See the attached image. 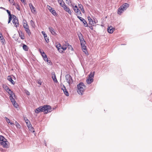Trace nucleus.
<instances>
[{
	"mask_svg": "<svg viewBox=\"0 0 152 152\" xmlns=\"http://www.w3.org/2000/svg\"><path fill=\"white\" fill-rule=\"evenodd\" d=\"M12 15H12L9 16V20H11L12 18Z\"/></svg>",
	"mask_w": 152,
	"mask_h": 152,
	"instance_id": "8fccbe9b",
	"label": "nucleus"
},
{
	"mask_svg": "<svg viewBox=\"0 0 152 152\" xmlns=\"http://www.w3.org/2000/svg\"><path fill=\"white\" fill-rule=\"evenodd\" d=\"M43 58V59L44 60V61H48V58L47 57V56L44 57V58Z\"/></svg>",
	"mask_w": 152,
	"mask_h": 152,
	"instance_id": "de8ad7c7",
	"label": "nucleus"
},
{
	"mask_svg": "<svg viewBox=\"0 0 152 152\" xmlns=\"http://www.w3.org/2000/svg\"><path fill=\"white\" fill-rule=\"evenodd\" d=\"M51 12L54 16H57V14L56 13V11L55 10H52Z\"/></svg>",
	"mask_w": 152,
	"mask_h": 152,
	"instance_id": "f704fd0d",
	"label": "nucleus"
},
{
	"mask_svg": "<svg viewBox=\"0 0 152 152\" xmlns=\"http://www.w3.org/2000/svg\"><path fill=\"white\" fill-rule=\"evenodd\" d=\"M82 50L83 51V52L84 53H85L87 55H88V53L86 47V46H83L81 47Z\"/></svg>",
	"mask_w": 152,
	"mask_h": 152,
	"instance_id": "dca6fc26",
	"label": "nucleus"
},
{
	"mask_svg": "<svg viewBox=\"0 0 152 152\" xmlns=\"http://www.w3.org/2000/svg\"><path fill=\"white\" fill-rule=\"evenodd\" d=\"M47 62L48 65H50L52 64V63L50 60H48Z\"/></svg>",
	"mask_w": 152,
	"mask_h": 152,
	"instance_id": "49530a36",
	"label": "nucleus"
},
{
	"mask_svg": "<svg viewBox=\"0 0 152 152\" xmlns=\"http://www.w3.org/2000/svg\"><path fill=\"white\" fill-rule=\"evenodd\" d=\"M95 72H93V73L91 72L90 74L88 75V78H92L93 79L94 76V74Z\"/></svg>",
	"mask_w": 152,
	"mask_h": 152,
	"instance_id": "cd10ccee",
	"label": "nucleus"
},
{
	"mask_svg": "<svg viewBox=\"0 0 152 152\" xmlns=\"http://www.w3.org/2000/svg\"><path fill=\"white\" fill-rule=\"evenodd\" d=\"M9 94L10 95V99L11 100V101L12 103L15 102V101L14 98V97H15V95L14 93L13 92H11Z\"/></svg>",
	"mask_w": 152,
	"mask_h": 152,
	"instance_id": "0eeeda50",
	"label": "nucleus"
},
{
	"mask_svg": "<svg viewBox=\"0 0 152 152\" xmlns=\"http://www.w3.org/2000/svg\"><path fill=\"white\" fill-rule=\"evenodd\" d=\"M19 34L21 39H24V34L22 32H19Z\"/></svg>",
	"mask_w": 152,
	"mask_h": 152,
	"instance_id": "c756f323",
	"label": "nucleus"
},
{
	"mask_svg": "<svg viewBox=\"0 0 152 152\" xmlns=\"http://www.w3.org/2000/svg\"><path fill=\"white\" fill-rule=\"evenodd\" d=\"M29 5L32 13L34 14H36V8L33 6L32 4L29 3Z\"/></svg>",
	"mask_w": 152,
	"mask_h": 152,
	"instance_id": "6e6552de",
	"label": "nucleus"
},
{
	"mask_svg": "<svg viewBox=\"0 0 152 152\" xmlns=\"http://www.w3.org/2000/svg\"><path fill=\"white\" fill-rule=\"evenodd\" d=\"M65 79L66 82L69 85L72 84L73 83V80L71 76L67 74L65 76Z\"/></svg>",
	"mask_w": 152,
	"mask_h": 152,
	"instance_id": "20e7f679",
	"label": "nucleus"
},
{
	"mask_svg": "<svg viewBox=\"0 0 152 152\" xmlns=\"http://www.w3.org/2000/svg\"><path fill=\"white\" fill-rule=\"evenodd\" d=\"M28 129H29V130L32 132H34V129L32 127V125H31V126H30L29 127H28Z\"/></svg>",
	"mask_w": 152,
	"mask_h": 152,
	"instance_id": "473e14b6",
	"label": "nucleus"
},
{
	"mask_svg": "<svg viewBox=\"0 0 152 152\" xmlns=\"http://www.w3.org/2000/svg\"><path fill=\"white\" fill-rule=\"evenodd\" d=\"M2 87L9 94H10L11 92H13L6 84H3Z\"/></svg>",
	"mask_w": 152,
	"mask_h": 152,
	"instance_id": "f8f14e48",
	"label": "nucleus"
},
{
	"mask_svg": "<svg viewBox=\"0 0 152 152\" xmlns=\"http://www.w3.org/2000/svg\"><path fill=\"white\" fill-rule=\"evenodd\" d=\"M1 42L2 43V45H4L6 43L5 40V39L3 38H2L0 39Z\"/></svg>",
	"mask_w": 152,
	"mask_h": 152,
	"instance_id": "7c9ffc66",
	"label": "nucleus"
},
{
	"mask_svg": "<svg viewBox=\"0 0 152 152\" xmlns=\"http://www.w3.org/2000/svg\"><path fill=\"white\" fill-rule=\"evenodd\" d=\"M15 7L16 8V9L18 10H20V6L18 4H16V5H15Z\"/></svg>",
	"mask_w": 152,
	"mask_h": 152,
	"instance_id": "79ce46f5",
	"label": "nucleus"
},
{
	"mask_svg": "<svg viewBox=\"0 0 152 152\" xmlns=\"http://www.w3.org/2000/svg\"><path fill=\"white\" fill-rule=\"evenodd\" d=\"M42 34L43 35L44 38H45V37H47V34L45 33L44 31H42Z\"/></svg>",
	"mask_w": 152,
	"mask_h": 152,
	"instance_id": "37998d69",
	"label": "nucleus"
},
{
	"mask_svg": "<svg viewBox=\"0 0 152 152\" xmlns=\"http://www.w3.org/2000/svg\"><path fill=\"white\" fill-rule=\"evenodd\" d=\"M12 103V104H13L14 107H15L16 108H17L18 107V105L16 102V101H15V102H13Z\"/></svg>",
	"mask_w": 152,
	"mask_h": 152,
	"instance_id": "a19ab883",
	"label": "nucleus"
},
{
	"mask_svg": "<svg viewBox=\"0 0 152 152\" xmlns=\"http://www.w3.org/2000/svg\"><path fill=\"white\" fill-rule=\"evenodd\" d=\"M52 78L54 82H55V83H57L58 82V81L57 80L56 76H52Z\"/></svg>",
	"mask_w": 152,
	"mask_h": 152,
	"instance_id": "2f4dec72",
	"label": "nucleus"
},
{
	"mask_svg": "<svg viewBox=\"0 0 152 152\" xmlns=\"http://www.w3.org/2000/svg\"><path fill=\"white\" fill-rule=\"evenodd\" d=\"M67 1H68V4H69V3H71V0H67Z\"/></svg>",
	"mask_w": 152,
	"mask_h": 152,
	"instance_id": "13d9d810",
	"label": "nucleus"
},
{
	"mask_svg": "<svg viewBox=\"0 0 152 152\" xmlns=\"http://www.w3.org/2000/svg\"><path fill=\"white\" fill-rule=\"evenodd\" d=\"M61 86H62V84H61Z\"/></svg>",
	"mask_w": 152,
	"mask_h": 152,
	"instance_id": "69168bd1",
	"label": "nucleus"
},
{
	"mask_svg": "<svg viewBox=\"0 0 152 152\" xmlns=\"http://www.w3.org/2000/svg\"><path fill=\"white\" fill-rule=\"evenodd\" d=\"M93 81V79L92 78H88V79L87 80L86 82L88 84H91Z\"/></svg>",
	"mask_w": 152,
	"mask_h": 152,
	"instance_id": "bb28decb",
	"label": "nucleus"
},
{
	"mask_svg": "<svg viewBox=\"0 0 152 152\" xmlns=\"http://www.w3.org/2000/svg\"><path fill=\"white\" fill-rule=\"evenodd\" d=\"M68 44V43L65 42V44L62 46L60 43H58L56 45V47L59 52L62 53L64 50H66Z\"/></svg>",
	"mask_w": 152,
	"mask_h": 152,
	"instance_id": "7ed1b4c3",
	"label": "nucleus"
},
{
	"mask_svg": "<svg viewBox=\"0 0 152 152\" xmlns=\"http://www.w3.org/2000/svg\"><path fill=\"white\" fill-rule=\"evenodd\" d=\"M20 1H22V2L23 3H25V0H20Z\"/></svg>",
	"mask_w": 152,
	"mask_h": 152,
	"instance_id": "052dcab7",
	"label": "nucleus"
},
{
	"mask_svg": "<svg viewBox=\"0 0 152 152\" xmlns=\"http://www.w3.org/2000/svg\"><path fill=\"white\" fill-rule=\"evenodd\" d=\"M52 76H56L55 73L54 72H52L51 73Z\"/></svg>",
	"mask_w": 152,
	"mask_h": 152,
	"instance_id": "5fc2aeb1",
	"label": "nucleus"
},
{
	"mask_svg": "<svg viewBox=\"0 0 152 152\" xmlns=\"http://www.w3.org/2000/svg\"><path fill=\"white\" fill-rule=\"evenodd\" d=\"M23 25L24 28H28L29 26L27 23H26L25 22L23 23Z\"/></svg>",
	"mask_w": 152,
	"mask_h": 152,
	"instance_id": "e433bc0d",
	"label": "nucleus"
},
{
	"mask_svg": "<svg viewBox=\"0 0 152 152\" xmlns=\"http://www.w3.org/2000/svg\"><path fill=\"white\" fill-rule=\"evenodd\" d=\"M64 10L66 12H67L69 14L72 15V12L70 9L68 7H67L66 5L63 7Z\"/></svg>",
	"mask_w": 152,
	"mask_h": 152,
	"instance_id": "4468645a",
	"label": "nucleus"
},
{
	"mask_svg": "<svg viewBox=\"0 0 152 152\" xmlns=\"http://www.w3.org/2000/svg\"><path fill=\"white\" fill-rule=\"evenodd\" d=\"M23 48L24 50L25 51H28V48L27 46L25 45H24L23 46Z\"/></svg>",
	"mask_w": 152,
	"mask_h": 152,
	"instance_id": "72a5a7b5",
	"label": "nucleus"
},
{
	"mask_svg": "<svg viewBox=\"0 0 152 152\" xmlns=\"http://www.w3.org/2000/svg\"><path fill=\"white\" fill-rule=\"evenodd\" d=\"M10 3L11 4H12V5L13 6L16 5V4L14 3V0H9Z\"/></svg>",
	"mask_w": 152,
	"mask_h": 152,
	"instance_id": "ea45409f",
	"label": "nucleus"
},
{
	"mask_svg": "<svg viewBox=\"0 0 152 152\" xmlns=\"http://www.w3.org/2000/svg\"><path fill=\"white\" fill-rule=\"evenodd\" d=\"M37 83H38V84H39L40 85H41L42 82H41L40 80H37Z\"/></svg>",
	"mask_w": 152,
	"mask_h": 152,
	"instance_id": "603ef678",
	"label": "nucleus"
},
{
	"mask_svg": "<svg viewBox=\"0 0 152 152\" xmlns=\"http://www.w3.org/2000/svg\"><path fill=\"white\" fill-rule=\"evenodd\" d=\"M44 143H45V146H46L47 144H46V142L45 141Z\"/></svg>",
	"mask_w": 152,
	"mask_h": 152,
	"instance_id": "680f3d73",
	"label": "nucleus"
},
{
	"mask_svg": "<svg viewBox=\"0 0 152 152\" xmlns=\"http://www.w3.org/2000/svg\"><path fill=\"white\" fill-rule=\"evenodd\" d=\"M77 92L81 95H82L86 90V87L83 83H80L77 85Z\"/></svg>",
	"mask_w": 152,
	"mask_h": 152,
	"instance_id": "f03ea898",
	"label": "nucleus"
},
{
	"mask_svg": "<svg viewBox=\"0 0 152 152\" xmlns=\"http://www.w3.org/2000/svg\"><path fill=\"white\" fill-rule=\"evenodd\" d=\"M63 86V87H61V89L63 91V92L64 94L66 95V96H69V93L67 90L66 87L64 86L62 84Z\"/></svg>",
	"mask_w": 152,
	"mask_h": 152,
	"instance_id": "1a4fd4ad",
	"label": "nucleus"
},
{
	"mask_svg": "<svg viewBox=\"0 0 152 152\" xmlns=\"http://www.w3.org/2000/svg\"><path fill=\"white\" fill-rule=\"evenodd\" d=\"M58 1L63 8L66 5L63 0H58Z\"/></svg>",
	"mask_w": 152,
	"mask_h": 152,
	"instance_id": "f3484780",
	"label": "nucleus"
},
{
	"mask_svg": "<svg viewBox=\"0 0 152 152\" xmlns=\"http://www.w3.org/2000/svg\"><path fill=\"white\" fill-rule=\"evenodd\" d=\"M12 18L13 19L12 22L15 25V26L17 27L19 25L18 19L16 18V16L14 15H12Z\"/></svg>",
	"mask_w": 152,
	"mask_h": 152,
	"instance_id": "39448f33",
	"label": "nucleus"
},
{
	"mask_svg": "<svg viewBox=\"0 0 152 152\" xmlns=\"http://www.w3.org/2000/svg\"><path fill=\"white\" fill-rule=\"evenodd\" d=\"M73 9L75 12L77 13V16H81L82 13L80 10L78 8L77 6H73Z\"/></svg>",
	"mask_w": 152,
	"mask_h": 152,
	"instance_id": "423d86ee",
	"label": "nucleus"
},
{
	"mask_svg": "<svg viewBox=\"0 0 152 152\" xmlns=\"http://www.w3.org/2000/svg\"><path fill=\"white\" fill-rule=\"evenodd\" d=\"M11 21V20H8V23H9Z\"/></svg>",
	"mask_w": 152,
	"mask_h": 152,
	"instance_id": "e2e57ef3",
	"label": "nucleus"
},
{
	"mask_svg": "<svg viewBox=\"0 0 152 152\" xmlns=\"http://www.w3.org/2000/svg\"><path fill=\"white\" fill-rule=\"evenodd\" d=\"M3 38V37L2 36L1 33V32H0V39L2 38Z\"/></svg>",
	"mask_w": 152,
	"mask_h": 152,
	"instance_id": "864d4df0",
	"label": "nucleus"
},
{
	"mask_svg": "<svg viewBox=\"0 0 152 152\" xmlns=\"http://www.w3.org/2000/svg\"><path fill=\"white\" fill-rule=\"evenodd\" d=\"M5 119L7 122L8 124H11L12 125H14V124L13 123H12V122H11L10 121V119L8 118L7 117H5Z\"/></svg>",
	"mask_w": 152,
	"mask_h": 152,
	"instance_id": "b1692460",
	"label": "nucleus"
},
{
	"mask_svg": "<svg viewBox=\"0 0 152 152\" xmlns=\"http://www.w3.org/2000/svg\"><path fill=\"white\" fill-rule=\"evenodd\" d=\"M48 29L50 31L51 33L53 35H56V33L54 31V29L51 27H49Z\"/></svg>",
	"mask_w": 152,
	"mask_h": 152,
	"instance_id": "a211bd4d",
	"label": "nucleus"
},
{
	"mask_svg": "<svg viewBox=\"0 0 152 152\" xmlns=\"http://www.w3.org/2000/svg\"><path fill=\"white\" fill-rule=\"evenodd\" d=\"M8 143V142L6 140L4 141V142H3L2 143H1L0 144L4 148H8L9 147Z\"/></svg>",
	"mask_w": 152,
	"mask_h": 152,
	"instance_id": "9b49d317",
	"label": "nucleus"
},
{
	"mask_svg": "<svg viewBox=\"0 0 152 152\" xmlns=\"http://www.w3.org/2000/svg\"><path fill=\"white\" fill-rule=\"evenodd\" d=\"M115 29V28H112V27H110L107 28V31L108 33L112 34L113 32Z\"/></svg>",
	"mask_w": 152,
	"mask_h": 152,
	"instance_id": "6ab92c4d",
	"label": "nucleus"
},
{
	"mask_svg": "<svg viewBox=\"0 0 152 152\" xmlns=\"http://www.w3.org/2000/svg\"><path fill=\"white\" fill-rule=\"evenodd\" d=\"M7 79L12 84H13V85L15 83H14V81L12 79V78L10 76H8Z\"/></svg>",
	"mask_w": 152,
	"mask_h": 152,
	"instance_id": "5701e85b",
	"label": "nucleus"
},
{
	"mask_svg": "<svg viewBox=\"0 0 152 152\" xmlns=\"http://www.w3.org/2000/svg\"><path fill=\"white\" fill-rule=\"evenodd\" d=\"M25 30L27 33L29 35L31 34V32L29 28H25Z\"/></svg>",
	"mask_w": 152,
	"mask_h": 152,
	"instance_id": "c85d7f7f",
	"label": "nucleus"
},
{
	"mask_svg": "<svg viewBox=\"0 0 152 152\" xmlns=\"http://www.w3.org/2000/svg\"><path fill=\"white\" fill-rule=\"evenodd\" d=\"M77 35L80 40V43L82 42L83 41H85L83 38V36L80 33H78Z\"/></svg>",
	"mask_w": 152,
	"mask_h": 152,
	"instance_id": "ddd939ff",
	"label": "nucleus"
},
{
	"mask_svg": "<svg viewBox=\"0 0 152 152\" xmlns=\"http://www.w3.org/2000/svg\"><path fill=\"white\" fill-rule=\"evenodd\" d=\"M6 140L3 136L0 135V144L1 143H2L3 142H4V141Z\"/></svg>",
	"mask_w": 152,
	"mask_h": 152,
	"instance_id": "4be33fe9",
	"label": "nucleus"
},
{
	"mask_svg": "<svg viewBox=\"0 0 152 152\" xmlns=\"http://www.w3.org/2000/svg\"><path fill=\"white\" fill-rule=\"evenodd\" d=\"M5 10L7 12V13L8 14L9 16L11 15V14L9 10Z\"/></svg>",
	"mask_w": 152,
	"mask_h": 152,
	"instance_id": "3c124183",
	"label": "nucleus"
},
{
	"mask_svg": "<svg viewBox=\"0 0 152 152\" xmlns=\"http://www.w3.org/2000/svg\"><path fill=\"white\" fill-rule=\"evenodd\" d=\"M0 9H3V10H6L5 8L3 7H0Z\"/></svg>",
	"mask_w": 152,
	"mask_h": 152,
	"instance_id": "bf43d9fd",
	"label": "nucleus"
},
{
	"mask_svg": "<svg viewBox=\"0 0 152 152\" xmlns=\"http://www.w3.org/2000/svg\"><path fill=\"white\" fill-rule=\"evenodd\" d=\"M68 46L69 47V49H70V48H72V50H73V48H72V46L71 45H69L68 44Z\"/></svg>",
	"mask_w": 152,
	"mask_h": 152,
	"instance_id": "6e6d98bb",
	"label": "nucleus"
},
{
	"mask_svg": "<svg viewBox=\"0 0 152 152\" xmlns=\"http://www.w3.org/2000/svg\"><path fill=\"white\" fill-rule=\"evenodd\" d=\"M124 10L122 9V8L120 6L118 9V14L121 15V13L123 12Z\"/></svg>",
	"mask_w": 152,
	"mask_h": 152,
	"instance_id": "aec40b11",
	"label": "nucleus"
},
{
	"mask_svg": "<svg viewBox=\"0 0 152 152\" xmlns=\"http://www.w3.org/2000/svg\"><path fill=\"white\" fill-rule=\"evenodd\" d=\"M15 125L17 128H20V125L16 121L15 122Z\"/></svg>",
	"mask_w": 152,
	"mask_h": 152,
	"instance_id": "4c0bfd02",
	"label": "nucleus"
},
{
	"mask_svg": "<svg viewBox=\"0 0 152 152\" xmlns=\"http://www.w3.org/2000/svg\"><path fill=\"white\" fill-rule=\"evenodd\" d=\"M41 55L43 57V58H44V57L47 56V55H46V54L43 51H42V54Z\"/></svg>",
	"mask_w": 152,
	"mask_h": 152,
	"instance_id": "a18cd8bd",
	"label": "nucleus"
},
{
	"mask_svg": "<svg viewBox=\"0 0 152 152\" xmlns=\"http://www.w3.org/2000/svg\"><path fill=\"white\" fill-rule=\"evenodd\" d=\"M47 6H48V10H49L50 12H51V11L52 10H53V8L52 7H51L50 6H49L48 5Z\"/></svg>",
	"mask_w": 152,
	"mask_h": 152,
	"instance_id": "c03bdc74",
	"label": "nucleus"
},
{
	"mask_svg": "<svg viewBox=\"0 0 152 152\" xmlns=\"http://www.w3.org/2000/svg\"><path fill=\"white\" fill-rule=\"evenodd\" d=\"M88 18L90 23H91V25L94 24L95 23V22L90 17H88Z\"/></svg>",
	"mask_w": 152,
	"mask_h": 152,
	"instance_id": "393cba45",
	"label": "nucleus"
},
{
	"mask_svg": "<svg viewBox=\"0 0 152 152\" xmlns=\"http://www.w3.org/2000/svg\"><path fill=\"white\" fill-rule=\"evenodd\" d=\"M29 94H30V93H29V92L27 93V95H29Z\"/></svg>",
	"mask_w": 152,
	"mask_h": 152,
	"instance_id": "0e129e2a",
	"label": "nucleus"
},
{
	"mask_svg": "<svg viewBox=\"0 0 152 152\" xmlns=\"http://www.w3.org/2000/svg\"><path fill=\"white\" fill-rule=\"evenodd\" d=\"M129 5L127 3H125L122 6H121L122 9L125 11L126 10L127 8L129 7Z\"/></svg>",
	"mask_w": 152,
	"mask_h": 152,
	"instance_id": "2eb2a0df",
	"label": "nucleus"
},
{
	"mask_svg": "<svg viewBox=\"0 0 152 152\" xmlns=\"http://www.w3.org/2000/svg\"><path fill=\"white\" fill-rule=\"evenodd\" d=\"M78 6L79 7V8L80 9V10H81L82 12L84 13H85V10L84 9L83 7V6L81 4H79L78 5Z\"/></svg>",
	"mask_w": 152,
	"mask_h": 152,
	"instance_id": "a878e982",
	"label": "nucleus"
},
{
	"mask_svg": "<svg viewBox=\"0 0 152 152\" xmlns=\"http://www.w3.org/2000/svg\"><path fill=\"white\" fill-rule=\"evenodd\" d=\"M30 24H31V25L32 27L34 28V27L35 26V25L34 23V22L32 20H31L30 21Z\"/></svg>",
	"mask_w": 152,
	"mask_h": 152,
	"instance_id": "c9c22d12",
	"label": "nucleus"
},
{
	"mask_svg": "<svg viewBox=\"0 0 152 152\" xmlns=\"http://www.w3.org/2000/svg\"><path fill=\"white\" fill-rule=\"evenodd\" d=\"M86 41H83V42L80 43L81 45V47H83V46H86L85 45L86 44Z\"/></svg>",
	"mask_w": 152,
	"mask_h": 152,
	"instance_id": "58836bf2",
	"label": "nucleus"
},
{
	"mask_svg": "<svg viewBox=\"0 0 152 152\" xmlns=\"http://www.w3.org/2000/svg\"><path fill=\"white\" fill-rule=\"evenodd\" d=\"M52 108L50 106L46 105L42 106H40L37 108L35 111L36 113H39L40 112H44L45 113H48L52 111Z\"/></svg>",
	"mask_w": 152,
	"mask_h": 152,
	"instance_id": "f257e3e1",
	"label": "nucleus"
},
{
	"mask_svg": "<svg viewBox=\"0 0 152 152\" xmlns=\"http://www.w3.org/2000/svg\"><path fill=\"white\" fill-rule=\"evenodd\" d=\"M39 51L41 54L42 53V51H43V50L42 51L40 49H39Z\"/></svg>",
	"mask_w": 152,
	"mask_h": 152,
	"instance_id": "4d7b16f0",
	"label": "nucleus"
},
{
	"mask_svg": "<svg viewBox=\"0 0 152 152\" xmlns=\"http://www.w3.org/2000/svg\"><path fill=\"white\" fill-rule=\"evenodd\" d=\"M45 39V40L46 41V42H48L49 41V39H48V37H45V38H44Z\"/></svg>",
	"mask_w": 152,
	"mask_h": 152,
	"instance_id": "09e8293b",
	"label": "nucleus"
},
{
	"mask_svg": "<svg viewBox=\"0 0 152 152\" xmlns=\"http://www.w3.org/2000/svg\"><path fill=\"white\" fill-rule=\"evenodd\" d=\"M24 120H25V122L26 124V125H27V126L28 127H29L30 126H31V125H32L31 124L29 121L28 119H24Z\"/></svg>",
	"mask_w": 152,
	"mask_h": 152,
	"instance_id": "412c9836",
	"label": "nucleus"
},
{
	"mask_svg": "<svg viewBox=\"0 0 152 152\" xmlns=\"http://www.w3.org/2000/svg\"><path fill=\"white\" fill-rule=\"evenodd\" d=\"M77 17L84 24V26H85V27H87L88 26L87 23L85 19L79 16H77Z\"/></svg>",
	"mask_w": 152,
	"mask_h": 152,
	"instance_id": "9d476101",
	"label": "nucleus"
}]
</instances>
